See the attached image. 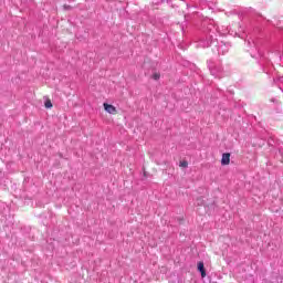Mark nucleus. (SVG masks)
I'll use <instances>...</instances> for the list:
<instances>
[{"label": "nucleus", "mask_w": 283, "mask_h": 283, "mask_svg": "<svg viewBox=\"0 0 283 283\" xmlns=\"http://www.w3.org/2000/svg\"><path fill=\"white\" fill-rule=\"evenodd\" d=\"M44 107H46V109H52L53 105H52L51 98H46V101L44 103Z\"/></svg>", "instance_id": "4"}, {"label": "nucleus", "mask_w": 283, "mask_h": 283, "mask_svg": "<svg viewBox=\"0 0 283 283\" xmlns=\"http://www.w3.org/2000/svg\"><path fill=\"white\" fill-rule=\"evenodd\" d=\"M179 167H181L182 169H187V167H189V163L187 160H182L179 163Z\"/></svg>", "instance_id": "5"}, {"label": "nucleus", "mask_w": 283, "mask_h": 283, "mask_svg": "<svg viewBox=\"0 0 283 283\" xmlns=\"http://www.w3.org/2000/svg\"><path fill=\"white\" fill-rule=\"evenodd\" d=\"M230 163H231V154L229 153L223 154L221 158V165L227 166V165H230Z\"/></svg>", "instance_id": "2"}, {"label": "nucleus", "mask_w": 283, "mask_h": 283, "mask_svg": "<svg viewBox=\"0 0 283 283\" xmlns=\"http://www.w3.org/2000/svg\"><path fill=\"white\" fill-rule=\"evenodd\" d=\"M104 109L105 112H107V114H113V115L118 114V111L116 109V107L107 103H104Z\"/></svg>", "instance_id": "1"}, {"label": "nucleus", "mask_w": 283, "mask_h": 283, "mask_svg": "<svg viewBox=\"0 0 283 283\" xmlns=\"http://www.w3.org/2000/svg\"><path fill=\"white\" fill-rule=\"evenodd\" d=\"M197 269L201 273V277H207V271L205 270V262L199 261L197 264Z\"/></svg>", "instance_id": "3"}, {"label": "nucleus", "mask_w": 283, "mask_h": 283, "mask_svg": "<svg viewBox=\"0 0 283 283\" xmlns=\"http://www.w3.org/2000/svg\"><path fill=\"white\" fill-rule=\"evenodd\" d=\"M153 78L154 81H158L160 78V73H154Z\"/></svg>", "instance_id": "6"}]
</instances>
